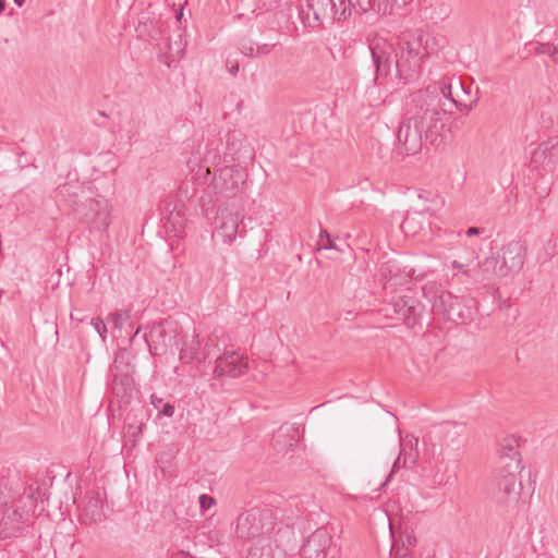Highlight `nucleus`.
<instances>
[{
	"mask_svg": "<svg viewBox=\"0 0 558 558\" xmlns=\"http://www.w3.org/2000/svg\"><path fill=\"white\" fill-rule=\"evenodd\" d=\"M396 44V49L387 43L371 47L376 76L386 77L395 63L400 80L404 83L416 80L435 49V38L422 29L405 31L397 37Z\"/></svg>",
	"mask_w": 558,
	"mask_h": 558,
	"instance_id": "1",
	"label": "nucleus"
},
{
	"mask_svg": "<svg viewBox=\"0 0 558 558\" xmlns=\"http://www.w3.org/2000/svg\"><path fill=\"white\" fill-rule=\"evenodd\" d=\"M77 191L83 193L80 185L66 183L59 187L58 194L63 198L73 196L74 198L69 199V203L74 206L73 210L77 218L95 230L106 231L110 225L107 199H95L92 197L78 199Z\"/></svg>",
	"mask_w": 558,
	"mask_h": 558,
	"instance_id": "2",
	"label": "nucleus"
},
{
	"mask_svg": "<svg viewBox=\"0 0 558 558\" xmlns=\"http://www.w3.org/2000/svg\"><path fill=\"white\" fill-rule=\"evenodd\" d=\"M445 116L436 102L428 101V90L417 93L408 110V117L422 130L425 142L432 145L440 136Z\"/></svg>",
	"mask_w": 558,
	"mask_h": 558,
	"instance_id": "3",
	"label": "nucleus"
},
{
	"mask_svg": "<svg viewBox=\"0 0 558 558\" xmlns=\"http://www.w3.org/2000/svg\"><path fill=\"white\" fill-rule=\"evenodd\" d=\"M522 468L517 462L497 464L489 484V494L494 502L501 507L514 506L520 498L522 483L519 474Z\"/></svg>",
	"mask_w": 558,
	"mask_h": 558,
	"instance_id": "4",
	"label": "nucleus"
},
{
	"mask_svg": "<svg viewBox=\"0 0 558 558\" xmlns=\"http://www.w3.org/2000/svg\"><path fill=\"white\" fill-rule=\"evenodd\" d=\"M276 517L272 509L253 507L238 515L235 534L241 539H253L274 531Z\"/></svg>",
	"mask_w": 558,
	"mask_h": 558,
	"instance_id": "5",
	"label": "nucleus"
},
{
	"mask_svg": "<svg viewBox=\"0 0 558 558\" xmlns=\"http://www.w3.org/2000/svg\"><path fill=\"white\" fill-rule=\"evenodd\" d=\"M439 93L432 95L428 90V101H434L438 105V109L444 113H452L454 109L470 110L477 101L475 99L470 105H466L459 93L456 90L453 78L444 80L437 88Z\"/></svg>",
	"mask_w": 558,
	"mask_h": 558,
	"instance_id": "6",
	"label": "nucleus"
},
{
	"mask_svg": "<svg viewBox=\"0 0 558 558\" xmlns=\"http://www.w3.org/2000/svg\"><path fill=\"white\" fill-rule=\"evenodd\" d=\"M397 138L399 153L407 156L418 154L426 143L422 130L409 117L400 123Z\"/></svg>",
	"mask_w": 558,
	"mask_h": 558,
	"instance_id": "7",
	"label": "nucleus"
},
{
	"mask_svg": "<svg viewBox=\"0 0 558 558\" xmlns=\"http://www.w3.org/2000/svg\"><path fill=\"white\" fill-rule=\"evenodd\" d=\"M119 355L116 356L114 366L112 368L113 379L111 384L112 393L120 402V408L128 405L134 396L137 393L133 376L129 365L121 368L119 363Z\"/></svg>",
	"mask_w": 558,
	"mask_h": 558,
	"instance_id": "8",
	"label": "nucleus"
},
{
	"mask_svg": "<svg viewBox=\"0 0 558 558\" xmlns=\"http://www.w3.org/2000/svg\"><path fill=\"white\" fill-rule=\"evenodd\" d=\"M248 369L247 359L236 351H228L216 359L214 375L217 378H236L244 375Z\"/></svg>",
	"mask_w": 558,
	"mask_h": 558,
	"instance_id": "9",
	"label": "nucleus"
},
{
	"mask_svg": "<svg viewBox=\"0 0 558 558\" xmlns=\"http://www.w3.org/2000/svg\"><path fill=\"white\" fill-rule=\"evenodd\" d=\"M526 246L518 240L510 241L501 247V264L499 276L506 277L511 272H518L524 265Z\"/></svg>",
	"mask_w": 558,
	"mask_h": 558,
	"instance_id": "10",
	"label": "nucleus"
},
{
	"mask_svg": "<svg viewBox=\"0 0 558 558\" xmlns=\"http://www.w3.org/2000/svg\"><path fill=\"white\" fill-rule=\"evenodd\" d=\"M330 0H304L299 4V15L304 25L319 26L326 16H330Z\"/></svg>",
	"mask_w": 558,
	"mask_h": 558,
	"instance_id": "11",
	"label": "nucleus"
},
{
	"mask_svg": "<svg viewBox=\"0 0 558 558\" xmlns=\"http://www.w3.org/2000/svg\"><path fill=\"white\" fill-rule=\"evenodd\" d=\"M392 306L395 312L402 316L408 327H414L425 310V306L412 295H399L393 298Z\"/></svg>",
	"mask_w": 558,
	"mask_h": 558,
	"instance_id": "12",
	"label": "nucleus"
},
{
	"mask_svg": "<svg viewBox=\"0 0 558 558\" xmlns=\"http://www.w3.org/2000/svg\"><path fill=\"white\" fill-rule=\"evenodd\" d=\"M241 217L238 213L233 214L227 208H219L216 218L217 236L222 238L223 243L232 244L238 234Z\"/></svg>",
	"mask_w": 558,
	"mask_h": 558,
	"instance_id": "13",
	"label": "nucleus"
},
{
	"mask_svg": "<svg viewBox=\"0 0 558 558\" xmlns=\"http://www.w3.org/2000/svg\"><path fill=\"white\" fill-rule=\"evenodd\" d=\"M28 519L15 509L12 505L7 507L0 520V537H16Z\"/></svg>",
	"mask_w": 558,
	"mask_h": 558,
	"instance_id": "14",
	"label": "nucleus"
},
{
	"mask_svg": "<svg viewBox=\"0 0 558 558\" xmlns=\"http://www.w3.org/2000/svg\"><path fill=\"white\" fill-rule=\"evenodd\" d=\"M241 174L231 167L221 168L213 180V186L217 193L227 197L234 195L239 191Z\"/></svg>",
	"mask_w": 558,
	"mask_h": 558,
	"instance_id": "15",
	"label": "nucleus"
},
{
	"mask_svg": "<svg viewBox=\"0 0 558 558\" xmlns=\"http://www.w3.org/2000/svg\"><path fill=\"white\" fill-rule=\"evenodd\" d=\"M330 544L331 536L327 531L318 529L303 544L302 553L307 558H325Z\"/></svg>",
	"mask_w": 558,
	"mask_h": 558,
	"instance_id": "16",
	"label": "nucleus"
},
{
	"mask_svg": "<svg viewBox=\"0 0 558 558\" xmlns=\"http://www.w3.org/2000/svg\"><path fill=\"white\" fill-rule=\"evenodd\" d=\"M199 348H201V342L198 340L197 335H193L190 340L186 339L183 342V345H182V349L180 352L181 362H183L185 364H190L193 361L202 362L210 355L208 344L205 345L204 353H203L202 357L199 356Z\"/></svg>",
	"mask_w": 558,
	"mask_h": 558,
	"instance_id": "17",
	"label": "nucleus"
},
{
	"mask_svg": "<svg viewBox=\"0 0 558 558\" xmlns=\"http://www.w3.org/2000/svg\"><path fill=\"white\" fill-rule=\"evenodd\" d=\"M499 276V260L495 256L486 257L474 268L473 279L478 282L489 283Z\"/></svg>",
	"mask_w": 558,
	"mask_h": 558,
	"instance_id": "18",
	"label": "nucleus"
},
{
	"mask_svg": "<svg viewBox=\"0 0 558 558\" xmlns=\"http://www.w3.org/2000/svg\"><path fill=\"white\" fill-rule=\"evenodd\" d=\"M37 494L38 487L35 488L33 486H29L27 488H24L23 493L19 496V498L12 501V506L15 509H20V512L28 519L36 509Z\"/></svg>",
	"mask_w": 558,
	"mask_h": 558,
	"instance_id": "19",
	"label": "nucleus"
},
{
	"mask_svg": "<svg viewBox=\"0 0 558 558\" xmlns=\"http://www.w3.org/2000/svg\"><path fill=\"white\" fill-rule=\"evenodd\" d=\"M511 461L521 465V454L519 452V442L514 436H508L500 445V454L497 464H509Z\"/></svg>",
	"mask_w": 558,
	"mask_h": 558,
	"instance_id": "20",
	"label": "nucleus"
},
{
	"mask_svg": "<svg viewBox=\"0 0 558 558\" xmlns=\"http://www.w3.org/2000/svg\"><path fill=\"white\" fill-rule=\"evenodd\" d=\"M409 444H410V450L409 451L405 450L407 444L402 445L400 454L397 458V460L393 462L392 469H391L389 475L387 476L386 482L390 481V478L392 477L393 473L400 468L401 462H402V465L404 468L405 466H411V465L415 464L416 459L418 457V452H417V449H416L418 440H417V438H414V442L412 440H410Z\"/></svg>",
	"mask_w": 558,
	"mask_h": 558,
	"instance_id": "21",
	"label": "nucleus"
},
{
	"mask_svg": "<svg viewBox=\"0 0 558 558\" xmlns=\"http://www.w3.org/2000/svg\"><path fill=\"white\" fill-rule=\"evenodd\" d=\"M459 303V298L454 296L449 291L444 290L434 303L432 310L442 316L450 318V316L456 312V305Z\"/></svg>",
	"mask_w": 558,
	"mask_h": 558,
	"instance_id": "22",
	"label": "nucleus"
},
{
	"mask_svg": "<svg viewBox=\"0 0 558 558\" xmlns=\"http://www.w3.org/2000/svg\"><path fill=\"white\" fill-rule=\"evenodd\" d=\"M353 2L360 13L374 11L377 14L386 15L391 10L389 0H354Z\"/></svg>",
	"mask_w": 558,
	"mask_h": 558,
	"instance_id": "23",
	"label": "nucleus"
},
{
	"mask_svg": "<svg viewBox=\"0 0 558 558\" xmlns=\"http://www.w3.org/2000/svg\"><path fill=\"white\" fill-rule=\"evenodd\" d=\"M352 8H355L353 0H330V17L337 21L345 20L351 15Z\"/></svg>",
	"mask_w": 558,
	"mask_h": 558,
	"instance_id": "24",
	"label": "nucleus"
},
{
	"mask_svg": "<svg viewBox=\"0 0 558 558\" xmlns=\"http://www.w3.org/2000/svg\"><path fill=\"white\" fill-rule=\"evenodd\" d=\"M12 498V481L9 476V470L2 469L0 471V507L8 506Z\"/></svg>",
	"mask_w": 558,
	"mask_h": 558,
	"instance_id": "25",
	"label": "nucleus"
},
{
	"mask_svg": "<svg viewBox=\"0 0 558 558\" xmlns=\"http://www.w3.org/2000/svg\"><path fill=\"white\" fill-rule=\"evenodd\" d=\"M130 320V310L116 311L107 316V322L111 323L113 328H117L119 330L123 329L126 325L129 327H132V323Z\"/></svg>",
	"mask_w": 558,
	"mask_h": 558,
	"instance_id": "26",
	"label": "nucleus"
},
{
	"mask_svg": "<svg viewBox=\"0 0 558 558\" xmlns=\"http://www.w3.org/2000/svg\"><path fill=\"white\" fill-rule=\"evenodd\" d=\"M243 134L240 131H230L227 135V150L231 156L241 151L243 145Z\"/></svg>",
	"mask_w": 558,
	"mask_h": 558,
	"instance_id": "27",
	"label": "nucleus"
},
{
	"mask_svg": "<svg viewBox=\"0 0 558 558\" xmlns=\"http://www.w3.org/2000/svg\"><path fill=\"white\" fill-rule=\"evenodd\" d=\"M422 292L424 298L432 304L433 307L440 293L444 292V289L440 283L436 281H428L422 287Z\"/></svg>",
	"mask_w": 558,
	"mask_h": 558,
	"instance_id": "28",
	"label": "nucleus"
},
{
	"mask_svg": "<svg viewBox=\"0 0 558 558\" xmlns=\"http://www.w3.org/2000/svg\"><path fill=\"white\" fill-rule=\"evenodd\" d=\"M144 423L138 422L135 417L128 415L125 418V434L126 436L133 438V442L135 444L136 438L141 436L143 430Z\"/></svg>",
	"mask_w": 558,
	"mask_h": 558,
	"instance_id": "29",
	"label": "nucleus"
},
{
	"mask_svg": "<svg viewBox=\"0 0 558 558\" xmlns=\"http://www.w3.org/2000/svg\"><path fill=\"white\" fill-rule=\"evenodd\" d=\"M185 47H186V40L183 39L182 34H179L177 40H174L173 43L170 41L168 44V50H169L170 57L173 60L182 58L184 54V51H185Z\"/></svg>",
	"mask_w": 558,
	"mask_h": 558,
	"instance_id": "30",
	"label": "nucleus"
},
{
	"mask_svg": "<svg viewBox=\"0 0 558 558\" xmlns=\"http://www.w3.org/2000/svg\"><path fill=\"white\" fill-rule=\"evenodd\" d=\"M450 428L446 432V438L447 439H450V441L452 444H457V447L460 446V441L457 440L456 438H459L462 434V432L464 430V425L462 424H457V423H451L449 424Z\"/></svg>",
	"mask_w": 558,
	"mask_h": 558,
	"instance_id": "31",
	"label": "nucleus"
},
{
	"mask_svg": "<svg viewBox=\"0 0 558 558\" xmlns=\"http://www.w3.org/2000/svg\"><path fill=\"white\" fill-rule=\"evenodd\" d=\"M239 50L242 54L246 57L257 58L256 44L252 40H241L239 44Z\"/></svg>",
	"mask_w": 558,
	"mask_h": 558,
	"instance_id": "32",
	"label": "nucleus"
},
{
	"mask_svg": "<svg viewBox=\"0 0 558 558\" xmlns=\"http://www.w3.org/2000/svg\"><path fill=\"white\" fill-rule=\"evenodd\" d=\"M168 223H170L177 232H180L185 226V219L179 210H173L169 214Z\"/></svg>",
	"mask_w": 558,
	"mask_h": 558,
	"instance_id": "33",
	"label": "nucleus"
},
{
	"mask_svg": "<svg viewBox=\"0 0 558 558\" xmlns=\"http://www.w3.org/2000/svg\"><path fill=\"white\" fill-rule=\"evenodd\" d=\"M538 51L541 53L548 54L554 62L558 63V44H542L538 48Z\"/></svg>",
	"mask_w": 558,
	"mask_h": 558,
	"instance_id": "34",
	"label": "nucleus"
},
{
	"mask_svg": "<svg viewBox=\"0 0 558 558\" xmlns=\"http://www.w3.org/2000/svg\"><path fill=\"white\" fill-rule=\"evenodd\" d=\"M451 266H452L453 269H456V270L460 271L461 274H463L464 276L473 279L474 269H471L469 267V264H463V263H460L458 260H453L451 263Z\"/></svg>",
	"mask_w": 558,
	"mask_h": 558,
	"instance_id": "35",
	"label": "nucleus"
},
{
	"mask_svg": "<svg viewBox=\"0 0 558 558\" xmlns=\"http://www.w3.org/2000/svg\"><path fill=\"white\" fill-rule=\"evenodd\" d=\"M162 325L163 324H159V325L153 327L148 333V337L151 339H154V338L162 339L163 344L167 345L168 343L166 341V330L162 328Z\"/></svg>",
	"mask_w": 558,
	"mask_h": 558,
	"instance_id": "36",
	"label": "nucleus"
},
{
	"mask_svg": "<svg viewBox=\"0 0 558 558\" xmlns=\"http://www.w3.org/2000/svg\"><path fill=\"white\" fill-rule=\"evenodd\" d=\"M92 325L94 326L95 330L99 335V337L105 340L107 335V326L106 323L101 318H94L92 320Z\"/></svg>",
	"mask_w": 558,
	"mask_h": 558,
	"instance_id": "37",
	"label": "nucleus"
},
{
	"mask_svg": "<svg viewBox=\"0 0 558 558\" xmlns=\"http://www.w3.org/2000/svg\"><path fill=\"white\" fill-rule=\"evenodd\" d=\"M396 551L395 558H412L411 553L408 551V548L403 546V548H399L398 542L395 541L391 547L390 553Z\"/></svg>",
	"mask_w": 558,
	"mask_h": 558,
	"instance_id": "38",
	"label": "nucleus"
},
{
	"mask_svg": "<svg viewBox=\"0 0 558 558\" xmlns=\"http://www.w3.org/2000/svg\"><path fill=\"white\" fill-rule=\"evenodd\" d=\"M279 4V0H257V7L264 11H271Z\"/></svg>",
	"mask_w": 558,
	"mask_h": 558,
	"instance_id": "39",
	"label": "nucleus"
},
{
	"mask_svg": "<svg viewBox=\"0 0 558 558\" xmlns=\"http://www.w3.org/2000/svg\"><path fill=\"white\" fill-rule=\"evenodd\" d=\"M198 501H199V506L203 510H207L209 508H211L214 505H215V499L214 497L207 495V494H203L198 497Z\"/></svg>",
	"mask_w": 558,
	"mask_h": 558,
	"instance_id": "40",
	"label": "nucleus"
},
{
	"mask_svg": "<svg viewBox=\"0 0 558 558\" xmlns=\"http://www.w3.org/2000/svg\"><path fill=\"white\" fill-rule=\"evenodd\" d=\"M318 250H337L342 252L343 250L339 247L331 238H327L324 242H318Z\"/></svg>",
	"mask_w": 558,
	"mask_h": 558,
	"instance_id": "41",
	"label": "nucleus"
},
{
	"mask_svg": "<svg viewBox=\"0 0 558 558\" xmlns=\"http://www.w3.org/2000/svg\"><path fill=\"white\" fill-rule=\"evenodd\" d=\"M174 414V405L167 402L161 405L158 411V416L172 417Z\"/></svg>",
	"mask_w": 558,
	"mask_h": 558,
	"instance_id": "42",
	"label": "nucleus"
},
{
	"mask_svg": "<svg viewBox=\"0 0 558 558\" xmlns=\"http://www.w3.org/2000/svg\"><path fill=\"white\" fill-rule=\"evenodd\" d=\"M414 218L411 216V215H407V217L404 218V220L402 221L401 223V228L404 232H413L415 233L416 230L414 229Z\"/></svg>",
	"mask_w": 558,
	"mask_h": 558,
	"instance_id": "43",
	"label": "nucleus"
},
{
	"mask_svg": "<svg viewBox=\"0 0 558 558\" xmlns=\"http://www.w3.org/2000/svg\"><path fill=\"white\" fill-rule=\"evenodd\" d=\"M277 46V44H263V45H257L256 44V52H257V57H260V56H266L268 53H270L271 49L275 48Z\"/></svg>",
	"mask_w": 558,
	"mask_h": 558,
	"instance_id": "44",
	"label": "nucleus"
},
{
	"mask_svg": "<svg viewBox=\"0 0 558 558\" xmlns=\"http://www.w3.org/2000/svg\"><path fill=\"white\" fill-rule=\"evenodd\" d=\"M401 543L402 544L401 546H399V548H403L404 546L405 548H408V551H410L411 547L415 545L416 538L411 534H405L404 537H401Z\"/></svg>",
	"mask_w": 558,
	"mask_h": 558,
	"instance_id": "45",
	"label": "nucleus"
},
{
	"mask_svg": "<svg viewBox=\"0 0 558 558\" xmlns=\"http://www.w3.org/2000/svg\"><path fill=\"white\" fill-rule=\"evenodd\" d=\"M446 484L445 475L435 473L430 478V486L436 488Z\"/></svg>",
	"mask_w": 558,
	"mask_h": 558,
	"instance_id": "46",
	"label": "nucleus"
},
{
	"mask_svg": "<svg viewBox=\"0 0 558 558\" xmlns=\"http://www.w3.org/2000/svg\"><path fill=\"white\" fill-rule=\"evenodd\" d=\"M453 82H454L456 90L458 93L462 92L463 95L470 94L471 84L469 86H466L465 83H463L460 78L453 80Z\"/></svg>",
	"mask_w": 558,
	"mask_h": 558,
	"instance_id": "47",
	"label": "nucleus"
},
{
	"mask_svg": "<svg viewBox=\"0 0 558 558\" xmlns=\"http://www.w3.org/2000/svg\"><path fill=\"white\" fill-rule=\"evenodd\" d=\"M485 232V229L484 228H478V227H470L465 230V235L471 238V236H475V235H481Z\"/></svg>",
	"mask_w": 558,
	"mask_h": 558,
	"instance_id": "48",
	"label": "nucleus"
},
{
	"mask_svg": "<svg viewBox=\"0 0 558 558\" xmlns=\"http://www.w3.org/2000/svg\"><path fill=\"white\" fill-rule=\"evenodd\" d=\"M418 198L421 199H424V201H434L435 198H438V196L436 194H433L430 192H424V193H420L418 194Z\"/></svg>",
	"mask_w": 558,
	"mask_h": 558,
	"instance_id": "49",
	"label": "nucleus"
},
{
	"mask_svg": "<svg viewBox=\"0 0 558 558\" xmlns=\"http://www.w3.org/2000/svg\"><path fill=\"white\" fill-rule=\"evenodd\" d=\"M151 404L156 408V409H159L160 405L163 404L162 402V399L161 398H158L156 396H151Z\"/></svg>",
	"mask_w": 558,
	"mask_h": 558,
	"instance_id": "50",
	"label": "nucleus"
},
{
	"mask_svg": "<svg viewBox=\"0 0 558 558\" xmlns=\"http://www.w3.org/2000/svg\"><path fill=\"white\" fill-rule=\"evenodd\" d=\"M412 1L413 0H389V3L393 2L398 7H404V5H407L408 3L412 2Z\"/></svg>",
	"mask_w": 558,
	"mask_h": 558,
	"instance_id": "51",
	"label": "nucleus"
},
{
	"mask_svg": "<svg viewBox=\"0 0 558 558\" xmlns=\"http://www.w3.org/2000/svg\"><path fill=\"white\" fill-rule=\"evenodd\" d=\"M327 238H330V234L326 230H320L318 242H324Z\"/></svg>",
	"mask_w": 558,
	"mask_h": 558,
	"instance_id": "52",
	"label": "nucleus"
},
{
	"mask_svg": "<svg viewBox=\"0 0 558 558\" xmlns=\"http://www.w3.org/2000/svg\"><path fill=\"white\" fill-rule=\"evenodd\" d=\"M229 72L232 74V75H235L238 72H239V64H234L232 66L229 68Z\"/></svg>",
	"mask_w": 558,
	"mask_h": 558,
	"instance_id": "53",
	"label": "nucleus"
},
{
	"mask_svg": "<svg viewBox=\"0 0 558 558\" xmlns=\"http://www.w3.org/2000/svg\"><path fill=\"white\" fill-rule=\"evenodd\" d=\"M182 16H183V8H180L175 14V17L178 21H180Z\"/></svg>",
	"mask_w": 558,
	"mask_h": 558,
	"instance_id": "54",
	"label": "nucleus"
},
{
	"mask_svg": "<svg viewBox=\"0 0 558 558\" xmlns=\"http://www.w3.org/2000/svg\"><path fill=\"white\" fill-rule=\"evenodd\" d=\"M5 9V0H0V13Z\"/></svg>",
	"mask_w": 558,
	"mask_h": 558,
	"instance_id": "55",
	"label": "nucleus"
},
{
	"mask_svg": "<svg viewBox=\"0 0 558 558\" xmlns=\"http://www.w3.org/2000/svg\"><path fill=\"white\" fill-rule=\"evenodd\" d=\"M219 153L217 150L213 151V160L219 159Z\"/></svg>",
	"mask_w": 558,
	"mask_h": 558,
	"instance_id": "56",
	"label": "nucleus"
},
{
	"mask_svg": "<svg viewBox=\"0 0 558 558\" xmlns=\"http://www.w3.org/2000/svg\"><path fill=\"white\" fill-rule=\"evenodd\" d=\"M89 506H94L95 508H97V506H98V500H97V499H95V500H90V501H89Z\"/></svg>",
	"mask_w": 558,
	"mask_h": 558,
	"instance_id": "57",
	"label": "nucleus"
},
{
	"mask_svg": "<svg viewBox=\"0 0 558 558\" xmlns=\"http://www.w3.org/2000/svg\"><path fill=\"white\" fill-rule=\"evenodd\" d=\"M15 4L19 7H22L25 2V0H14Z\"/></svg>",
	"mask_w": 558,
	"mask_h": 558,
	"instance_id": "58",
	"label": "nucleus"
},
{
	"mask_svg": "<svg viewBox=\"0 0 558 558\" xmlns=\"http://www.w3.org/2000/svg\"><path fill=\"white\" fill-rule=\"evenodd\" d=\"M140 330H141V328L138 327V328L136 329V331L134 332L133 337L131 338V340H132V339H133V338H134V337L140 332Z\"/></svg>",
	"mask_w": 558,
	"mask_h": 558,
	"instance_id": "59",
	"label": "nucleus"
},
{
	"mask_svg": "<svg viewBox=\"0 0 558 558\" xmlns=\"http://www.w3.org/2000/svg\"><path fill=\"white\" fill-rule=\"evenodd\" d=\"M96 515H98V517H99V515H100V512L95 513V511H93V519H94V520H96V518H95Z\"/></svg>",
	"mask_w": 558,
	"mask_h": 558,
	"instance_id": "60",
	"label": "nucleus"
},
{
	"mask_svg": "<svg viewBox=\"0 0 558 558\" xmlns=\"http://www.w3.org/2000/svg\"><path fill=\"white\" fill-rule=\"evenodd\" d=\"M428 210H429V207H425V208H423V210L420 214H422L423 211H428Z\"/></svg>",
	"mask_w": 558,
	"mask_h": 558,
	"instance_id": "61",
	"label": "nucleus"
}]
</instances>
